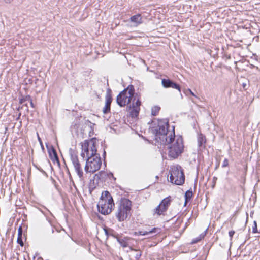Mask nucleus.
Returning a JSON list of instances; mask_svg holds the SVG:
<instances>
[{"label": "nucleus", "mask_w": 260, "mask_h": 260, "mask_svg": "<svg viewBox=\"0 0 260 260\" xmlns=\"http://www.w3.org/2000/svg\"><path fill=\"white\" fill-rule=\"evenodd\" d=\"M235 233V232L234 230H231L229 232V235L230 238V240L232 241L233 235Z\"/></svg>", "instance_id": "c9c22d12"}, {"label": "nucleus", "mask_w": 260, "mask_h": 260, "mask_svg": "<svg viewBox=\"0 0 260 260\" xmlns=\"http://www.w3.org/2000/svg\"><path fill=\"white\" fill-rule=\"evenodd\" d=\"M96 140L95 138H92L90 140H85L83 143H81L82 148L81 156L83 159L89 158L91 148L92 146H96Z\"/></svg>", "instance_id": "423d86ee"}, {"label": "nucleus", "mask_w": 260, "mask_h": 260, "mask_svg": "<svg viewBox=\"0 0 260 260\" xmlns=\"http://www.w3.org/2000/svg\"><path fill=\"white\" fill-rule=\"evenodd\" d=\"M108 177H112L114 180H116V178L114 177L113 174L112 172H109V173H107V176Z\"/></svg>", "instance_id": "4c0bfd02"}, {"label": "nucleus", "mask_w": 260, "mask_h": 260, "mask_svg": "<svg viewBox=\"0 0 260 260\" xmlns=\"http://www.w3.org/2000/svg\"><path fill=\"white\" fill-rule=\"evenodd\" d=\"M193 196V192L192 189L190 188L187 190L184 194L185 203L184 206L186 205V203L190 202Z\"/></svg>", "instance_id": "a211bd4d"}, {"label": "nucleus", "mask_w": 260, "mask_h": 260, "mask_svg": "<svg viewBox=\"0 0 260 260\" xmlns=\"http://www.w3.org/2000/svg\"><path fill=\"white\" fill-rule=\"evenodd\" d=\"M170 181L177 185H182L185 181L183 170L179 165L174 167L170 170Z\"/></svg>", "instance_id": "39448f33"}, {"label": "nucleus", "mask_w": 260, "mask_h": 260, "mask_svg": "<svg viewBox=\"0 0 260 260\" xmlns=\"http://www.w3.org/2000/svg\"><path fill=\"white\" fill-rule=\"evenodd\" d=\"M102 174H105V172L101 171L99 173L95 174L94 176V179L97 180L104 179V177L102 176Z\"/></svg>", "instance_id": "bb28decb"}, {"label": "nucleus", "mask_w": 260, "mask_h": 260, "mask_svg": "<svg viewBox=\"0 0 260 260\" xmlns=\"http://www.w3.org/2000/svg\"><path fill=\"white\" fill-rule=\"evenodd\" d=\"M114 207V203L107 202L105 200L99 201L97 204L98 211L103 215L110 214Z\"/></svg>", "instance_id": "6e6552de"}, {"label": "nucleus", "mask_w": 260, "mask_h": 260, "mask_svg": "<svg viewBox=\"0 0 260 260\" xmlns=\"http://www.w3.org/2000/svg\"><path fill=\"white\" fill-rule=\"evenodd\" d=\"M102 176L104 177V179H105V177L107 176V173L105 172V174H102Z\"/></svg>", "instance_id": "8fccbe9b"}, {"label": "nucleus", "mask_w": 260, "mask_h": 260, "mask_svg": "<svg viewBox=\"0 0 260 260\" xmlns=\"http://www.w3.org/2000/svg\"><path fill=\"white\" fill-rule=\"evenodd\" d=\"M31 100V98L30 95H26L23 97L22 98L20 99L19 103L20 104H27L26 102H28Z\"/></svg>", "instance_id": "a878e982"}, {"label": "nucleus", "mask_w": 260, "mask_h": 260, "mask_svg": "<svg viewBox=\"0 0 260 260\" xmlns=\"http://www.w3.org/2000/svg\"><path fill=\"white\" fill-rule=\"evenodd\" d=\"M37 139H38V140L40 144V146L41 147V148L43 150H44V146H43V142H42V141L40 138V137L39 136V135L38 134V132H37Z\"/></svg>", "instance_id": "473e14b6"}, {"label": "nucleus", "mask_w": 260, "mask_h": 260, "mask_svg": "<svg viewBox=\"0 0 260 260\" xmlns=\"http://www.w3.org/2000/svg\"><path fill=\"white\" fill-rule=\"evenodd\" d=\"M76 135H77L78 137H81V138L82 139L83 138L84 133H83V131H76Z\"/></svg>", "instance_id": "72a5a7b5"}, {"label": "nucleus", "mask_w": 260, "mask_h": 260, "mask_svg": "<svg viewBox=\"0 0 260 260\" xmlns=\"http://www.w3.org/2000/svg\"><path fill=\"white\" fill-rule=\"evenodd\" d=\"M69 153L76 172L80 179L81 180L82 179L83 172L80 163L78 160V156L75 152V150L70 148L69 150Z\"/></svg>", "instance_id": "0eeeda50"}, {"label": "nucleus", "mask_w": 260, "mask_h": 260, "mask_svg": "<svg viewBox=\"0 0 260 260\" xmlns=\"http://www.w3.org/2000/svg\"><path fill=\"white\" fill-rule=\"evenodd\" d=\"M101 200H105L107 202L114 203L112 197L107 190L102 192L99 201H101Z\"/></svg>", "instance_id": "dca6fc26"}, {"label": "nucleus", "mask_w": 260, "mask_h": 260, "mask_svg": "<svg viewBox=\"0 0 260 260\" xmlns=\"http://www.w3.org/2000/svg\"><path fill=\"white\" fill-rule=\"evenodd\" d=\"M148 234H150L149 233H148V231H142V235L143 236H146Z\"/></svg>", "instance_id": "58836bf2"}, {"label": "nucleus", "mask_w": 260, "mask_h": 260, "mask_svg": "<svg viewBox=\"0 0 260 260\" xmlns=\"http://www.w3.org/2000/svg\"><path fill=\"white\" fill-rule=\"evenodd\" d=\"M168 208L166 207L165 209L163 208V206L160 205H158L155 209H154V213L157 214L158 215H160L163 214L164 212H166Z\"/></svg>", "instance_id": "5701e85b"}, {"label": "nucleus", "mask_w": 260, "mask_h": 260, "mask_svg": "<svg viewBox=\"0 0 260 260\" xmlns=\"http://www.w3.org/2000/svg\"><path fill=\"white\" fill-rule=\"evenodd\" d=\"M187 91H188L192 95L196 96L194 93L190 89H188Z\"/></svg>", "instance_id": "a19ab883"}, {"label": "nucleus", "mask_w": 260, "mask_h": 260, "mask_svg": "<svg viewBox=\"0 0 260 260\" xmlns=\"http://www.w3.org/2000/svg\"><path fill=\"white\" fill-rule=\"evenodd\" d=\"M94 189V187H93V188H89V193L90 194H91L92 193V191L93 190V189Z\"/></svg>", "instance_id": "c03bdc74"}, {"label": "nucleus", "mask_w": 260, "mask_h": 260, "mask_svg": "<svg viewBox=\"0 0 260 260\" xmlns=\"http://www.w3.org/2000/svg\"><path fill=\"white\" fill-rule=\"evenodd\" d=\"M135 235H142V231H140L138 232L135 233Z\"/></svg>", "instance_id": "ea45409f"}, {"label": "nucleus", "mask_w": 260, "mask_h": 260, "mask_svg": "<svg viewBox=\"0 0 260 260\" xmlns=\"http://www.w3.org/2000/svg\"><path fill=\"white\" fill-rule=\"evenodd\" d=\"M54 229H53V228H51V232H52V233H54Z\"/></svg>", "instance_id": "603ef678"}, {"label": "nucleus", "mask_w": 260, "mask_h": 260, "mask_svg": "<svg viewBox=\"0 0 260 260\" xmlns=\"http://www.w3.org/2000/svg\"><path fill=\"white\" fill-rule=\"evenodd\" d=\"M31 100V98L30 95H26L23 97L22 98L20 99L19 103L20 104H27L26 102H28Z\"/></svg>", "instance_id": "393cba45"}, {"label": "nucleus", "mask_w": 260, "mask_h": 260, "mask_svg": "<svg viewBox=\"0 0 260 260\" xmlns=\"http://www.w3.org/2000/svg\"><path fill=\"white\" fill-rule=\"evenodd\" d=\"M111 236L116 239V241L119 243L120 246L123 248H125L128 246V242L132 239L131 238L128 236H124L122 238L120 237L119 235L118 236H114L111 235Z\"/></svg>", "instance_id": "4468645a"}, {"label": "nucleus", "mask_w": 260, "mask_h": 260, "mask_svg": "<svg viewBox=\"0 0 260 260\" xmlns=\"http://www.w3.org/2000/svg\"><path fill=\"white\" fill-rule=\"evenodd\" d=\"M171 197L169 196L165 198H164L160 203L159 205L163 206V208L165 209L166 207L168 209L170 204H171Z\"/></svg>", "instance_id": "412c9836"}, {"label": "nucleus", "mask_w": 260, "mask_h": 260, "mask_svg": "<svg viewBox=\"0 0 260 260\" xmlns=\"http://www.w3.org/2000/svg\"><path fill=\"white\" fill-rule=\"evenodd\" d=\"M89 158H86L84 170L86 173H94L99 170L102 165V159L97 153L96 146H92Z\"/></svg>", "instance_id": "f03ea898"}, {"label": "nucleus", "mask_w": 260, "mask_h": 260, "mask_svg": "<svg viewBox=\"0 0 260 260\" xmlns=\"http://www.w3.org/2000/svg\"><path fill=\"white\" fill-rule=\"evenodd\" d=\"M129 21L133 23L132 26L134 27H137L143 23L142 17L140 14L131 16Z\"/></svg>", "instance_id": "2eb2a0df"}, {"label": "nucleus", "mask_w": 260, "mask_h": 260, "mask_svg": "<svg viewBox=\"0 0 260 260\" xmlns=\"http://www.w3.org/2000/svg\"><path fill=\"white\" fill-rule=\"evenodd\" d=\"M252 233H259V232L258 231V230H257V223H256V221H254V222H253V226L252 228Z\"/></svg>", "instance_id": "7c9ffc66"}, {"label": "nucleus", "mask_w": 260, "mask_h": 260, "mask_svg": "<svg viewBox=\"0 0 260 260\" xmlns=\"http://www.w3.org/2000/svg\"><path fill=\"white\" fill-rule=\"evenodd\" d=\"M135 134L136 135H138L139 136V137H141V136L138 133V131H135ZM142 137L144 139H146L143 136H142Z\"/></svg>", "instance_id": "37998d69"}, {"label": "nucleus", "mask_w": 260, "mask_h": 260, "mask_svg": "<svg viewBox=\"0 0 260 260\" xmlns=\"http://www.w3.org/2000/svg\"><path fill=\"white\" fill-rule=\"evenodd\" d=\"M208 229H206V230L201 233L198 237L193 239L191 242V244H196L199 241H200L202 239H203L205 235H206Z\"/></svg>", "instance_id": "4be33fe9"}, {"label": "nucleus", "mask_w": 260, "mask_h": 260, "mask_svg": "<svg viewBox=\"0 0 260 260\" xmlns=\"http://www.w3.org/2000/svg\"><path fill=\"white\" fill-rule=\"evenodd\" d=\"M21 106H19L17 108V110L19 111V116L23 115L25 116L28 113V106L27 104H21Z\"/></svg>", "instance_id": "f3484780"}, {"label": "nucleus", "mask_w": 260, "mask_h": 260, "mask_svg": "<svg viewBox=\"0 0 260 260\" xmlns=\"http://www.w3.org/2000/svg\"><path fill=\"white\" fill-rule=\"evenodd\" d=\"M159 110L160 107L157 106H154L151 109V114L153 116H155L159 112Z\"/></svg>", "instance_id": "cd10ccee"}, {"label": "nucleus", "mask_w": 260, "mask_h": 260, "mask_svg": "<svg viewBox=\"0 0 260 260\" xmlns=\"http://www.w3.org/2000/svg\"><path fill=\"white\" fill-rule=\"evenodd\" d=\"M43 208H45V209H46L47 210V211L51 214H52V213H51V212L47 209L46 208L45 206H43Z\"/></svg>", "instance_id": "09e8293b"}, {"label": "nucleus", "mask_w": 260, "mask_h": 260, "mask_svg": "<svg viewBox=\"0 0 260 260\" xmlns=\"http://www.w3.org/2000/svg\"><path fill=\"white\" fill-rule=\"evenodd\" d=\"M152 123L154 124H157V127L156 128L153 127L151 130H169V120L167 119L153 120Z\"/></svg>", "instance_id": "9d476101"}, {"label": "nucleus", "mask_w": 260, "mask_h": 260, "mask_svg": "<svg viewBox=\"0 0 260 260\" xmlns=\"http://www.w3.org/2000/svg\"><path fill=\"white\" fill-rule=\"evenodd\" d=\"M22 228L21 226H20L18 229V237L17 242L21 246H23L24 245V243L22 240Z\"/></svg>", "instance_id": "6ab92c4d"}, {"label": "nucleus", "mask_w": 260, "mask_h": 260, "mask_svg": "<svg viewBox=\"0 0 260 260\" xmlns=\"http://www.w3.org/2000/svg\"><path fill=\"white\" fill-rule=\"evenodd\" d=\"M28 102L30 103V105H31V107L34 108V107H35V106H34V103H33V102H32V100H31V101H29V102Z\"/></svg>", "instance_id": "79ce46f5"}, {"label": "nucleus", "mask_w": 260, "mask_h": 260, "mask_svg": "<svg viewBox=\"0 0 260 260\" xmlns=\"http://www.w3.org/2000/svg\"><path fill=\"white\" fill-rule=\"evenodd\" d=\"M197 140L198 143V149L202 150L206 148L207 139L206 136L202 134L201 131L198 132L197 134Z\"/></svg>", "instance_id": "f8f14e48"}, {"label": "nucleus", "mask_w": 260, "mask_h": 260, "mask_svg": "<svg viewBox=\"0 0 260 260\" xmlns=\"http://www.w3.org/2000/svg\"><path fill=\"white\" fill-rule=\"evenodd\" d=\"M137 94H135L134 92V96L132 100L133 101L132 104L129 106L131 115L133 117H137L138 116L140 109V106L141 102L139 98L137 99Z\"/></svg>", "instance_id": "1a4fd4ad"}, {"label": "nucleus", "mask_w": 260, "mask_h": 260, "mask_svg": "<svg viewBox=\"0 0 260 260\" xmlns=\"http://www.w3.org/2000/svg\"><path fill=\"white\" fill-rule=\"evenodd\" d=\"M85 124L88 126V127L91 129H93L94 128V126H95V124L91 123L89 120H87L85 121Z\"/></svg>", "instance_id": "c756f323"}, {"label": "nucleus", "mask_w": 260, "mask_h": 260, "mask_svg": "<svg viewBox=\"0 0 260 260\" xmlns=\"http://www.w3.org/2000/svg\"><path fill=\"white\" fill-rule=\"evenodd\" d=\"M79 128V126H77V127H75L74 128H75V129H78Z\"/></svg>", "instance_id": "5fc2aeb1"}, {"label": "nucleus", "mask_w": 260, "mask_h": 260, "mask_svg": "<svg viewBox=\"0 0 260 260\" xmlns=\"http://www.w3.org/2000/svg\"><path fill=\"white\" fill-rule=\"evenodd\" d=\"M134 87L132 85H129L117 95L116 102L120 107H124L131 103L134 96Z\"/></svg>", "instance_id": "20e7f679"}, {"label": "nucleus", "mask_w": 260, "mask_h": 260, "mask_svg": "<svg viewBox=\"0 0 260 260\" xmlns=\"http://www.w3.org/2000/svg\"><path fill=\"white\" fill-rule=\"evenodd\" d=\"M141 255H142V252L140 251H139V252L136 254L135 257L137 260H138L140 259Z\"/></svg>", "instance_id": "e433bc0d"}, {"label": "nucleus", "mask_w": 260, "mask_h": 260, "mask_svg": "<svg viewBox=\"0 0 260 260\" xmlns=\"http://www.w3.org/2000/svg\"><path fill=\"white\" fill-rule=\"evenodd\" d=\"M161 84L164 88L171 87L177 89L179 92L181 91L180 85L169 79H162L161 80Z\"/></svg>", "instance_id": "ddd939ff"}, {"label": "nucleus", "mask_w": 260, "mask_h": 260, "mask_svg": "<svg viewBox=\"0 0 260 260\" xmlns=\"http://www.w3.org/2000/svg\"><path fill=\"white\" fill-rule=\"evenodd\" d=\"M172 130H175V126H172Z\"/></svg>", "instance_id": "864d4df0"}, {"label": "nucleus", "mask_w": 260, "mask_h": 260, "mask_svg": "<svg viewBox=\"0 0 260 260\" xmlns=\"http://www.w3.org/2000/svg\"><path fill=\"white\" fill-rule=\"evenodd\" d=\"M154 135V140L161 145H170L168 147L169 156L176 158L183 151L184 145L182 136H177L175 131H152Z\"/></svg>", "instance_id": "f257e3e1"}, {"label": "nucleus", "mask_w": 260, "mask_h": 260, "mask_svg": "<svg viewBox=\"0 0 260 260\" xmlns=\"http://www.w3.org/2000/svg\"><path fill=\"white\" fill-rule=\"evenodd\" d=\"M110 106H111L105 104L103 109V112L104 114H107L110 111Z\"/></svg>", "instance_id": "c85d7f7f"}, {"label": "nucleus", "mask_w": 260, "mask_h": 260, "mask_svg": "<svg viewBox=\"0 0 260 260\" xmlns=\"http://www.w3.org/2000/svg\"><path fill=\"white\" fill-rule=\"evenodd\" d=\"M5 128V130H6V131H7V130H8V128H7V127H6Z\"/></svg>", "instance_id": "6e6d98bb"}, {"label": "nucleus", "mask_w": 260, "mask_h": 260, "mask_svg": "<svg viewBox=\"0 0 260 260\" xmlns=\"http://www.w3.org/2000/svg\"><path fill=\"white\" fill-rule=\"evenodd\" d=\"M217 179V177H213V180H214V181H215V180H216Z\"/></svg>", "instance_id": "3c124183"}, {"label": "nucleus", "mask_w": 260, "mask_h": 260, "mask_svg": "<svg viewBox=\"0 0 260 260\" xmlns=\"http://www.w3.org/2000/svg\"><path fill=\"white\" fill-rule=\"evenodd\" d=\"M159 230H160L159 228L155 227V228H152L151 230L148 231V233H149L150 234L159 233Z\"/></svg>", "instance_id": "2f4dec72"}, {"label": "nucleus", "mask_w": 260, "mask_h": 260, "mask_svg": "<svg viewBox=\"0 0 260 260\" xmlns=\"http://www.w3.org/2000/svg\"><path fill=\"white\" fill-rule=\"evenodd\" d=\"M106 151L105 150H104V151H103V157H104V158L105 159V157H106Z\"/></svg>", "instance_id": "a18cd8bd"}, {"label": "nucleus", "mask_w": 260, "mask_h": 260, "mask_svg": "<svg viewBox=\"0 0 260 260\" xmlns=\"http://www.w3.org/2000/svg\"><path fill=\"white\" fill-rule=\"evenodd\" d=\"M46 146L48 150L49 157L51 160L53 162H57L58 165H60L59 158L54 147L52 145L49 146L47 143H46Z\"/></svg>", "instance_id": "9b49d317"}, {"label": "nucleus", "mask_w": 260, "mask_h": 260, "mask_svg": "<svg viewBox=\"0 0 260 260\" xmlns=\"http://www.w3.org/2000/svg\"><path fill=\"white\" fill-rule=\"evenodd\" d=\"M229 165V160L227 158H225L223 160V164L222 165V167L224 168L227 167Z\"/></svg>", "instance_id": "f704fd0d"}, {"label": "nucleus", "mask_w": 260, "mask_h": 260, "mask_svg": "<svg viewBox=\"0 0 260 260\" xmlns=\"http://www.w3.org/2000/svg\"><path fill=\"white\" fill-rule=\"evenodd\" d=\"M129 249L131 251H137V250L134 249V248L132 247H129Z\"/></svg>", "instance_id": "49530a36"}, {"label": "nucleus", "mask_w": 260, "mask_h": 260, "mask_svg": "<svg viewBox=\"0 0 260 260\" xmlns=\"http://www.w3.org/2000/svg\"><path fill=\"white\" fill-rule=\"evenodd\" d=\"M104 231L105 232V234L107 236V239L110 236H111V235H114V236H118V234H116V232H114V231L111 229H108L107 228H104Z\"/></svg>", "instance_id": "b1692460"}, {"label": "nucleus", "mask_w": 260, "mask_h": 260, "mask_svg": "<svg viewBox=\"0 0 260 260\" xmlns=\"http://www.w3.org/2000/svg\"><path fill=\"white\" fill-rule=\"evenodd\" d=\"M132 202L128 199L121 198L118 206L116 217L119 222L124 221L130 214Z\"/></svg>", "instance_id": "7ed1b4c3"}, {"label": "nucleus", "mask_w": 260, "mask_h": 260, "mask_svg": "<svg viewBox=\"0 0 260 260\" xmlns=\"http://www.w3.org/2000/svg\"><path fill=\"white\" fill-rule=\"evenodd\" d=\"M94 131H92V132H93ZM91 131H89V134L91 133Z\"/></svg>", "instance_id": "4d7b16f0"}, {"label": "nucleus", "mask_w": 260, "mask_h": 260, "mask_svg": "<svg viewBox=\"0 0 260 260\" xmlns=\"http://www.w3.org/2000/svg\"><path fill=\"white\" fill-rule=\"evenodd\" d=\"M112 91L111 90L110 88H108L107 90L105 99H106V103L105 104L108 105L109 106H111V104L112 101Z\"/></svg>", "instance_id": "aec40b11"}, {"label": "nucleus", "mask_w": 260, "mask_h": 260, "mask_svg": "<svg viewBox=\"0 0 260 260\" xmlns=\"http://www.w3.org/2000/svg\"><path fill=\"white\" fill-rule=\"evenodd\" d=\"M39 211L41 212L44 215H46V214L44 213V212L41 210V209H39Z\"/></svg>", "instance_id": "de8ad7c7"}]
</instances>
